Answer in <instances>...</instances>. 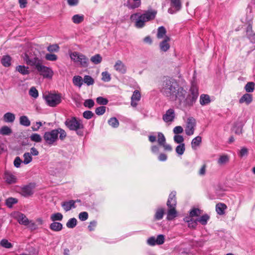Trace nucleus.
I'll return each instance as SVG.
<instances>
[{
    "label": "nucleus",
    "instance_id": "2eb2a0df",
    "mask_svg": "<svg viewBox=\"0 0 255 255\" xmlns=\"http://www.w3.org/2000/svg\"><path fill=\"white\" fill-rule=\"evenodd\" d=\"M4 178L5 182L9 184L15 183L17 180L16 176L9 171L5 172Z\"/></svg>",
    "mask_w": 255,
    "mask_h": 255
},
{
    "label": "nucleus",
    "instance_id": "cd10ccee",
    "mask_svg": "<svg viewBox=\"0 0 255 255\" xmlns=\"http://www.w3.org/2000/svg\"><path fill=\"white\" fill-rule=\"evenodd\" d=\"M16 70L20 74L24 75L29 74L30 71L28 67H26L24 65H18L16 67Z\"/></svg>",
    "mask_w": 255,
    "mask_h": 255
},
{
    "label": "nucleus",
    "instance_id": "c756f323",
    "mask_svg": "<svg viewBox=\"0 0 255 255\" xmlns=\"http://www.w3.org/2000/svg\"><path fill=\"white\" fill-rule=\"evenodd\" d=\"M202 141V138L200 136H197L194 138L191 141L192 148L196 149L197 146H199Z\"/></svg>",
    "mask_w": 255,
    "mask_h": 255
},
{
    "label": "nucleus",
    "instance_id": "69168bd1",
    "mask_svg": "<svg viewBox=\"0 0 255 255\" xmlns=\"http://www.w3.org/2000/svg\"><path fill=\"white\" fill-rule=\"evenodd\" d=\"M84 105L86 107H88L89 108H92L94 105V102L92 99H88L85 100L84 103Z\"/></svg>",
    "mask_w": 255,
    "mask_h": 255
},
{
    "label": "nucleus",
    "instance_id": "f8f14e48",
    "mask_svg": "<svg viewBox=\"0 0 255 255\" xmlns=\"http://www.w3.org/2000/svg\"><path fill=\"white\" fill-rule=\"evenodd\" d=\"M165 241L164 236L159 235L156 238L155 237H151L147 240V244L150 246H154L156 245H162Z\"/></svg>",
    "mask_w": 255,
    "mask_h": 255
},
{
    "label": "nucleus",
    "instance_id": "b1692460",
    "mask_svg": "<svg viewBox=\"0 0 255 255\" xmlns=\"http://www.w3.org/2000/svg\"><path fill=\"white\" fill-rule=\"evenodd\" d=\"M15 119L14 114L10 112L5 113L3 117V121L6 123H13Z\"/></svg>",
    "mask_w": 255,
    "mask_h": 255
},
{
    "label": "nucleus",
    "instance_id": "4be33fe9",
    "mask_svg": "<svg viewBox=\"0 0 255 255\" xmlns=\"http://www.w3.org/2000/svg\"><path fill=\"white\" fill-rule=\"evenodd\" d=\"M252 101L253 96L248 93L244 94L239 100L240 104L246 103L247 105H249Z\"/></svg>",
    "mask_w": 255,
    "mask_h": 255
},
{
    "label": "nucleus",
    "instance_id": "4d7b16f0",
    "mask_svg": "<svg viewBox=\"0 0 255 255\" xmlns=\"http://www.w3.org/2000/svg\"><path fill=\"white\" fill-rule=\"evenodd\" d=\"M165 140H166L165 137L164 135H163V134L161 132H159L158 133V139H157L158 144L160 145H162V144H164V143H165Z\"/></svg>",
    "mask_w": 255,
    "mask_h": 255
},
{
    "label": "nucleus",
    "instance_id": "39448f33",
    "mask_svg": "<svg viewBox=\"0 0 255 255\" xmlns=\"http://www.w3.org/2000/svg\"><path fill=\"white\" fill-rule=\"evenodd\" d=\"M176 192H172L169 196L167 202V206L169 208L167 211V219L172 220L177 216V212L175 210L176 205Z\"/></svg>",
    "mask_w": 255,
    "mask_h": 255
},
{
    "label": "nucleus",
    "instance_id": "603ef678",
    "mask_svg": "<svg viewBox=\"0 0 255 255\" xmlns=\"http://www.w3.org/2000/svg\"><path fill=\"white\" fill-rule=\"evenodd\" d=\"M30 139L36 142H40L42 140L41 136L37 133H33L30 136Z\"/></svg>",
    "mask_w": 255,
    "mask_h": 255
},
{
    "label": "nucleus",
    "instance_id": "774afa93",
    "mask_svg": "<svg viewBox=\"0 0 255 255\" xmlns=\"http://www.w3.org/2000/svg\"><path fill=\"white\" fill-rule=\"evenodd\" d=\"M83 117L86 119H91L94 116V114L90 111H86L83 113Z\"/></svg>",
    "mask_w": 255,
    "mask_h": 255
},
{
    "label": "nucleus",
    "instance_id": "4c0bfd02",
    "mask_svg": "<svg viewBox=\"0 0 255 255\" xmlns=\"http://www.w3.org/2000/svg\"><path fill=\"white\" fill-rule=\"evenodd\" d=\"M0 246L6 249H10L13 246L11 243L9 242L7 240L3 239L0 242Z\"/></svg>",
    "mask_w": 255,
    "mask_h": 255
},
{
    "label": "nucleus",
    "instance_id": "680f3d73",
    "mask_svg": "<svg viewBox=\"0 0 255 255\" xmlns=\"http://www.w3.org/2000/svg\"><path fill=\"white\" fill-rule=\"evenodd\" d=\"M106 107L101 106L96 109L95 113L98 115H102L106 112Z\"/></svg>",
    "mask_w": 255,
    "mask_h": 255
},
{
    "label": "nucleus",
    "instance_id": "37998d69",
    "mask_svg": "<svg viewBox=\"0 0 255 255\" xmlns=\"http://www.w3.org/2000/svg\"><path fill=\"white\" fill-rule=\"evenodd\" d=\"M11 58L9 56H4L1 59V63L5 67H8L10 65Z\"/></svg>",
    "mask_w": 255,
    "mask_h": 255
},
{
    "label": "nucleus",
    "instance_id": "7c9ffc66",
    "mask_svg": "<svg viewBox=\"0 0 255 255\" xmlns=\"http://www.w3.org/2000/svg\"><path fill=\"white\" fill-rule=\"evenodd\" d=\"M19 123L20 125L25 127H28L30 125V121L25 116H22L19 118Z\"/></svg>",
    "mask_w": 255,
    "mask_h": 255
},
{
    "label": "nucleus",
    "instance_id": "5701e85b",
    "mask_svg": "<svg viewBox=\"0 0 255 255\" xmlns=\"http://www.w3.org/2000/svg\"><path fill=\"white\" fill-rule=\"evenodd\" d=\"M184 221L188 223V227L190 229H194L197 226V220H194L190 217H186L184 218Z\"/></svg>",
    "mask_w": 255,
    "mask_h": 255
},
{
    "label": "nucleus",
    "instance_id": "338daca9",
    "mask_svg": "<svg viewBox=\"0 0 255 255\" xmlns=\"http://www.w3.org/2000/svg\"><path fill=\"white\" fill-rule=\"evenodd\" d=\"M88 218V214L87 212H82L79 214V218L82 221H86Z\"/></svg>",
    "mask_w": 255,
    "mask_h": 255
},
{
    "label": "nucleus",
    "instance_id": "4468645a",
    "mask_svg": "<svg viewBox=\"0 0 255 255\" xmlns=\"http://www.w3.org/2000/svg\"><path fill=\"white\" fill-rule=\"evenodd\" d=\"M175 118V112L173 109L168 110L163 116V120L166 122H172Z\"/></svg>",
    "mask_w": 255,
    "mask_h": 255
},
{
    "label": "nucleus",
    "instance_id": "20e7f679",
    "mask_svg": "<svg viewBox=\"0 0 255 255\" xmlns=\"http://www.w3.org/2000/svg\"><path fill=\"white\" fill-rule=\"evenodd\" d=\"M65 125L70 130L75 131L78 135H83L84 125L81 120L73 117L67 119Z\"/></svg>",
    "mask_w": 255,
    "mask_h": 255
},
{
    "label": "nucleus",
    "instance_id": "a19ab883",
    "mask_svg": "<svg viewBox=\"0 0 255 255\" xmlns=\"http://www.w3.org/2000/svg\"><path fill=\"white\" fill-rule=\"evenodd\" d=\"M185 150V144L181 143V144H179L175 149L176 152L179 155H182L183 154L184 151Z\"/></svg>",
    "mask_w": 255,
    "mask_h": 255
},
{
    "label": "nucleus",
    "instance_id": "2f4dec72",
    "mask_svg": "<svg viewBox=\"0 0 255 255\" xmlns=\"http://www.w3.org/2000/svg\"><path fill=\"white\" fill-rule=\"evenodd\" d=\"M171 6L176 9V11L179 10L181 8V2L180 0H170Z\"/></svg>",
    "mask_w": 255,
    "mask_h": 255
},
{
    "label": "nucleus",
    "instance_id": "dca6fc26",
    "mask_svg": "<svg viewBox=\"0 0 255 255\" xmlns=\"http://www.w3.org/2000/svg\"><path fill=\"white\" fill-rule=\"evenodd\" d=\"M114 68L117 71L122 74H125L127 72V67L126 65L120 60L116 62Z\"/></svg>",
    "mask_w": 255,
    "mask_h": 255
},
{
    "label": "nucleus",
    "instance_id": "7ed1b4c3",
    "mask_svg": "<svg viewBox=\"0 0 255 255\" xmlns=\"http://www.w3.org/2000/svg\"><path fill=\"white\" fill-rule=\"evenodd\" d=\"M157 13L155 10H148L144 13L140 14L136 13L131 15L130 19L135 22V26L138 28H141L145 25L147 21L153 19Z\"/></svg>",
    "mask_w": 255,
    "mask_h": 255
},
{
    "label": "nucleus",
    "instance_id": "423d86ee",
    "mask_svg": "<svg viewBox=\"0 0 255 255\" xmlns=\"http://www.w3.org/2000/svg\"><path fill=\"white\" fill-rule=\"evenodd\" d=\"M70 57L72 60L81 67L86 68L89 65L88 58L81 53L74 52L70 54Z\"/></svg>",
    "mask_w": 255,
    "mask_h": 255
},
{
    "label": "nucleus",
    "instance_id": "5fc2aeb1",
    "mask_svg": "<svg viewBox=\"0 0 255 255\" xmlns=\"http://www.w3.org/2000/svg\"><path fill=\"white\" fill-rule=\"evenodd\" d=\"M174 141L178 144H181V143H184V138L183 136L178 134L175 135L173 137Z\"/></svg>",
    "mask_w": 255,
    "mask_h": 255
},
{
    "label": "nucleus",
    "instance_id": "de8ad7c7",
    "mask_svg": "<svg viewBox=\"0 0 255 255\" xmlns=\"http://www.w3.org/2000/svg\"><path fill=\"white\" fill-rule=\"evenodd\" d=\"M12 132V130L9 127L3 126L0 129V133L2 135H9Z\"/></svg>",
    "mask_w": 255,
    "mask_h": 255
},
{
    "label": "nucleus",
    "instance_id": "72a5a7b5",
    "mask_svg": "<svg viewBox=\"0 0 255 255\" xmlns=\"http://www.w3.org/2000/svg\"><path fill=\"white\" fill-rule=\"evenodd\" d=\"M210 217L207 214H204L197 219V222H199L203 225H205L207 224Z\"/></svg>",
    "mask_w": 255,
    "mask_h": 255
},
{
    "label": "nucleus",
    "instance_id": "f257e3e1",
    "mask_svg": "<svg viewBox=\"0 0 255 255\" xmlns=\"http://www.w3.org/2000/svg\"><path fill=\"white\" fill-rule=\"evenodd\" d=\"M181 89L183 88L180 87L174 79L166 78L162 81L161 92L171 100L177 101Z\"/></svg>",
    "mask_w": 255,
    "mask_h": 255
},
{
    "label": "nucleus",
    "instance_id": "e433bc0d",
    "mask_svg": "<svg viewBox=\"0 0 255 255\" xmlns=\"http://www.w3.org/2000/svg\"><path fill=\"white\" fill-rule=\"evenodd\" d=\"M108 124L114 128H117L119 126V122L116 118H112L108 120Z\"/></svg>",
    "mask_w": 255,
    "mask_h": 255
},
{
    "label": "nucleus",
    "instance_id": "a211bd4d",
    "mask_svg": "<svg viewBox=\"0 0 255 255\" xmlns=\"http://www.w3.org/2000/svg\"><path fill=\"white\" fill-rule=\"evenodd\" d=\"M34 187L31 185L24 186L21 188V194L24 197H28L33 194Z\"/></svg>",
    "mask_w": 255,
    "mask_h": 255
},
{
    "label": "nucleus",
    "instance_id": "1a4fd4ad",
    "mask_svg": "<svg viewBox=\"0 0 255 255\" xmlns=\"http://www.w3.org/2000/svg\"><path fill=\"white\" fill-rule=\"evenodd\" d=\"M57 131L56 129L46 131L43 135L44 139L48 144H52L57 140Z\"/></svg>",
    "mask_w": 255,
    "mask_h": 255
},
{
    "label": "nucleus",
    "instance_id": "864d4df0",
    "mask_svg": "<svg viewBox=\"0 0 255 255\" xmlns=\"http://www.w3.org/2000/svg\"><path fill=\"white\" fill-rule=\"evenodd\" d=\"M56 130H57V131L58 132L57 133V137L58 136V134H59V138L60 139L63 140L65 138L67 134H66L65 131L64 129H63L61 128H59L56 129Z\"/></svg>",
    "mask_w": 255,
    "mask_h": 255
},
{
    "label": "nucleus",
    "instance_id": "bb28decb",
    "mask_svg": "<svg viewBox=\"0 0 255 255\" xmlns=\"http://www.w3.org/2000/svg\"><path fill=\"white\" fill-rule=\"evenodd\" d=\"M211 102L209 95L202 94L200 96V103L201 105L204 106L209 104Z\"/></svg>",
    "mask_w": 255,
    "mask_h": 255
},
{
    "label": "nucleus",
    "instance_id": "bf43d9fd",
    "mask_svg": "<svg viewBox=\"0 0 255 255\" xmlns=\"http://www.w3.org/2000/svg\"><path fill=\"white\" fill-rule=\"evenodd\" d=\"M59 47L57 44L50 45L47 47V50L49 52H57L59 51Z\"/></svg>",
    "mask_w": 255,
    "mask_h": 255
},
{
    "label": "nucleus",
    "instance_id": "6e6552de",
    "mask_svg": "<svg viewBox=\"0 0 255 255\" xmlns=\"http://www.w3.org/2000/svg\"><path fill=\"white\" fill-rule=\"evenodd\" d=\"M23 59L26 63L31 66H34L36 68L41 63V60L36 56L29 55L25 53Z\"/></svg>",
    "mask_w": 255,
    "mask_h": 255
},
{
    "label": "nucleus",
    "instance_id": "58836bf2",
    "mask_svg": "<svg viewBox=\"0 0 255 255\" xmlns=\"http://www.w3.org/2000/svg\"><path fill=\"white\" fill-rule=\"evenodd\" d=\"M63 219V215L60 213L53 214L50 216V220L53 222L61 221Z\"/></svg>",
    "mask_w": 255,
    "mask_h": 255
},
{
    "label": "nucleus",
    "instance_id": "c9c22d12",
    "mask_svg": "<svg viewBox=\"0 0 255 255\" xmlns=\"http://www.w3.org/2000/svg\"><path fill=\"white\" fill-rule=\"evenodd\" d=\"M229 161V156L227 155H222L220 156L218 160V163L220 165H224Z\"/></svg>",
    "mask_w": 255,
    "mask_h": 255
},
{
    "label": "nucleus",
    "instance_id": "473e14b6",
    "mask_svg": "<svg viewBox=\"0 0 255 255\" xmlns=\"http://www.w3.org/2000/svg\"><path fill=\"white\" fill-rule=\"evenodd\" d=\"M90 60L94 64H98L102 62V57L100 54H97L92 56Z\"/></svg>",
    "mask_w": 255,
    "mask_h": 255
},
{
    "label": "nucleus",
    "instance_id": "052dcab7",
    "mask_svg": "<svg viewBox=\"0 0 255 255\" xmlns=\"http://www.w3.org/2000/svg\"><path fill=\"white\" fill-rule=\"evenodd\" d=\"M96 102L98 104L102 105H106L108 103V100L102 97H98L96 99Z\"/></svg>",
    "mask_w": 255,
    "mask_h": 255
},
{
    "label": "nucleus",
    "instance_id": "9d476101",
    "mask_svg": "<svg viewBox=\"0 0 255 255\" xmlns=\"http://www.w3.org/2000/svg\"><path fill=\"white\" fill-rule=\"evenodd\" d=\"M196 127V121L193 117L188 118L185 127V133L187 135H191L194 134Z\"/></svg>",
    "mask_w": 255,
    "mask_h": 255
},
{
    "label": "nucleus",
    "instance_id": "ddd939ff",
    "mask_svg": "<svg viewBox=\"0 0 255 255\" xmlns=\"http://www.w3.org/2000/svg\"><path fill=\"white\" fill-rule=\"evenodd\" d=\"M13 218L21 225L27 226L29 225V221L26 216L20 212H15L13 214Z\"/></svg>",
    "mask_w": 255,
    "mask_h": 255
},
{
    "label": "nucleus",
    "instance_id": "f3484780",
    "mask_svg": "<svg viewBox=\"0 0 255 255\" xmlns=\"http://www.w3.org/2000/svg\"><path fill=\"white\" fill-rule=\"evenodd\" d=\"M76 201L73 200L64 201L61 203V206L66 212H68L71 209L76 208Z\"/></svg>",
    "mask_w": 255,
    "mask_h": 255
},
{
    "label": "nucleus",
    "instance_id": "0eeeda50",
    "mask_svg": "<svg viewBox=\"0 0 255 255\" xmlns=\"http://www.w3.org/2000/svg\"><path fill=\"white\" fill-rule=\"evenodd\" d=\"M46 104L52 107L56 106L61 102V97L59 94H48L44 96Z\"/></svg>",
    "mask_w": 255,
    "mask_h": 255
},
{
    "label": "nucleus",
    "instance_id": "e2e57ef3",
    "mask_svg": "<svg viewBox=\"0 0 255 255\" xmlns=\"http://www.w3.org/2000/svg\"><path fill=\"white\" fill-rule=\"evenodd\" d=\"M45 59L47 60L55 61L57 59V56L55 54L48 53L45 55Z\"/></svg>",
    "mask_w": 255,
    "mask_h": 255
},
{
    "label": "nucleus",
    "instance_id": "f03ea898",
    "mask_svg": "<svg viewBox=\"0 0 255 255\" xmlns=\"http://www.w3.org/2000/svg\"><path fill=\"white\" fill-rule=\"evenodd\" d=\"M191 94L187 95V92L183 89L179 91L177 101L180 105L183 107H188L192 106L195 103L198 97V92L196 88L192 87L190 89Z\"/></svg>",
    "mask_w": 255,
    "mask_h": 255
},
{
    "label": "nucleus",
    "instance_id": "3c124183",
    "mask_svg": "<svg viewBox=\"0 0 255 255\" xmlns=\"http://www.w3.org/2000/svg\"><path fill=\"white\" fill-rule=\"evenodd\" d=\"M29 94L31 97L35 99L38 97V92L34 87H32L30 89Z\"/></svg>",
    "mask_w": 255,
    "mask_h": 255
},
{
    "label": "nucleus",
    "instance_id": "a878e982",
    "mask_svg": "<svg viewBox=\"0 0 255 255\" xmlns=\"http://www.w3.org/2000/svg\"><path fill=\"white\" fill-rule=\"evenodd\" d=\"M63 225L59 222H53L50 225V229L55 232H59L62 229Z\"/></svg>",
    "mask_w": 255,
    "mask_h": 255
},
{
    "label": "nucleus",
    "instance_id": "49530a36",
    "mask_svg": "<svg viewBox=\"0 0 255 255\" xmlns=\"http://www.w3.org/2000/svg\"><path fill=\"white\" fill-rule=\"evenodd\" d=\"M17 201L18 200L17 199L10 197L6 200L5 204L8 207L11 208L12 207V205L14 204H16Z\"/></svg>",
    "mask_w": 255,
    "mask_h": 255
},
{
    "label": "nucleus",
    "instance_id": "a18cd8bd",
    "mask_svg": "<svg viewBox=\"0 0 255 255\" xmlns=\"http://www.w3.org/2000/svg\"><path fill=\"white\" fill-rule=\"evenodd\" d=\"M83 82L86 84L88 86H90L94 84V80L91 76L86 75L84 77Z\"/></svg>",
    "mask_w": 255,
    "mask_h": 255
},
{
    "label": "nucleus",
    "instance_id": "c85d7f7f",
    "mask_svg": "<svg viewBox=\"0 0 255 255\" xmlns=\"http://www.w3.org/2000/svg\"><path fill=\"white\" fill-rule=\"evenodd\" d=\"M73 84L80 88L83 83V79L80 76H75L73 78Z\"/></svg>",
    "mask_w": 255,
    "mask_h": 255
},
{
    "label": "nucleus",
    "instance_id": "393cba45",
    "mask_svg": "<svg viewBox=\"0 0 255 255\" xmlns=\"http://www.w3.org/2000/svg\"><path fill=\"white\" fill-rule=\"evenodd\" d=\"M227 209V206L225 204L218 203L216 206V211L218 214L223 215L225 214V210Z\"/></svg>",
    "mask_w": 255,
    "mask_h": 255
},
{
    "label": "nucleus",
    "instance_id": "c03bdc74",
    "mask_svg": "<svg viewBox=\"0 0 255 255\" xmlns=\"http://www.w3.org/2000/svg\"><path fill=\"white\" fill-rule=\"evenodd\" d=\"M255 83L253 82H248L245 87V89L248 93L253 92L255 89Z\"/></svg>",
    "mask_w": 255,
    "mask_h": 255
},
{
    "label": "nucleus",
    "instance_id": "ea45409f",
    "mask_svg": "<svg viewBox=\"0 0 255 255\" xmlns=\"http://www.w3.org/2000/svg\"><path fill=\"white\" fill-rule=\"evenodd\" d=\"M72 21L74 23H80L84 20V16L83 15L75 14L72 17Z\"/></svg>",
    "mask_w": 255,
    "mask_h": 255
},
{
    "label": "nucleus",
    "instance_id": "79ce46f5",
    "mask_svg": "<svg viewBox=\"0 0 255 255\" xmlns=\"http://www.w3.org/2000/svg\"><path fill=\"white\" fill-rule=\"evenodd\" d=\"M166 30L163 26H160L158 28L157 37L159 39L162 38L165 35Z\"/></svg>",
    "mask_w": 255,
    "mask_h": 255
},
{
    "label": "nucleus",
    "instance_id": "9b49d317",
    "mask_svg": "<svg viewBox=\"0 0 255 255\" xmlns=\"http://www.w3.org/2000/svg\"><path fill=\"white\" fill-rule=\"evenodd\" d=\"M40 74L45 78H52L53 72L51 69L42 64V63L36 68Z\"/></svg>",
    "mask_w": 255,
    "mask_h": 255
},
{
    "label": "nucleus",
    "instance_id": "f704fd0d",
    "mask_svg": "<svg viewBox=\"0 0 255 255\" xmlns=\"http://www.w3.org/2000/svg\"><path fill=\"white\" fill-rule=\"evenodd\" d=\"M164 213V210L163 208L158 209L155 214L154 219L156 220H160L162 219Z\"/></svg>",
    "mask_w": 255,
    "mask_h": 255
},
{
    "label": "nucleus",
    "instance_id": "412c9836",
    "mask_svg": "<svg viewBox=\"0 0 255 255\" xmlns=\"http://www.w3.org/2000/svg\"><path fill=\"white\" fill-rule=\"evenodd\" d=\"M169 41L170 38L166 36L164 38V39L161 42H160L159 44V47L162 51L166 52L169 49L170 45L168 42Z\"/></svg>",
    "mask_w": 255,
    "mask_h": 255
},
{
    "label": "nucleus",
    "instance_id": "6ab92c4d",
    "mask_svg": "<svg viewBox=\"0 0 255 255\" xmlns=\"http://www.w3.org/2000/svg\"><path fill=\"white\" fill-rule=\"evenodd\" d=\"M140 93L138 90H135L131 98V106L135 107L137 105V102L140 100Z\"/></svg>",
    "mask_w": 255,
    "mask_h": 255
},
{
    "label": "nucleus",
    "instance_id": "13d9d810",
    "mask_svg": "<svg viewBox=\"0 0 255 255\" xmlns=\"http://www.w3.org/2000/svg\"><path fill=\"white\" fill-rule=\"evenodd\" d=\"M102 76V80L104 82H109L111 79V75L108 72H103Z\"/></svg>",
    "mask_w": 255,
    "mask_h": 255
},
{
    "label": "nucleus",
    "instance_id": "6e6d98bb",
    "mask_svg": "<svg viewBox=\"0 0 255 255\" xmlns=\"http://www.w3.org/2000/svg\"><path fill=\"white\" fill-rule=\"evenodd\" d=\"M201 214V211L197 208H194L190 212V217H197Z\"/></svg>",
    "mask_w": 255,
    "mask_h": 255
},
{
    "label": "nucleus",
    "instance_id": "aec40b11",
    "mask_svg": "<svg viewBox=\"0 0 255 255\" xmlns=\"http://www.w3.org/2000/svg\"><path fill=\"white\" fill-rule=\"evenodd\" d=\"M126 5L129 9L138 8L141 5V0H128Z\"/></svg>",
    "mask_w": 255,
    "mask_h": 255
},
{
    "label": "nucleus",
    "instance_id": "0e129e2a",
    "mask_svg": "<svg viewBox=\"0 0 255 255\" xmlns=\"http://www.w3.org/2000/svg\"><path fill=\"white\" fill-rule=\"evenodd\" d=\"M248 154V149L246 147H242L239 152V155L240 157L246 156Z\"/></svg>",
    "mask_w": 255,
    "mask_h": 255
},
{
    "label": "nucleus",
    "instance_id": "8fccbe9b",
    "mask_svg": "<svg viewBox=\"0 0 255 255\" xmlns=\"http://www.w3.org/2000/svg\"><path fill=\"white\" fill-rule=\"evenodd\" d=\"M23 162L25 164L29 163L32 160V156L29 152H26L23 154Z\"/></svg>",
    "mask_w": 255,
    "mask_h": 255
},
{
    "label": "nucleus",
    "instance_id": "09e8293b",
    "mask_svg": "<svg viewBox=\"0 0 255 255\" xmlns=\"http://www.w3.org/2000/svg\"><path fill=\"white\" fill-rule=\"evenodd\" d=\"M77 220L75 218H71L69 219L66 223V226L68 228H73L77 225Z\"/></svg>",
    "mask_w": 255,
    "mask_h": 255
}]
</instances>
